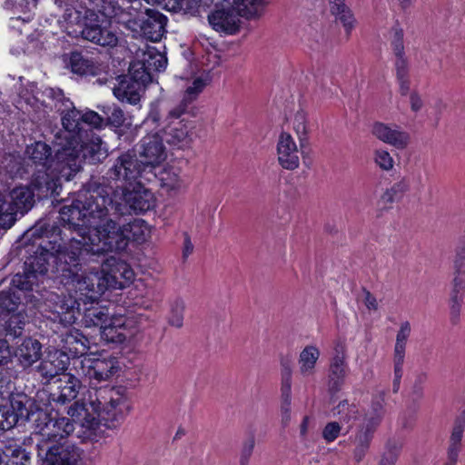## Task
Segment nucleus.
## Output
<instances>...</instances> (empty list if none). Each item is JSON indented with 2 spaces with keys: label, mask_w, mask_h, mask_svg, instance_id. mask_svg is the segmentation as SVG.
<instances>
[{
  "label": "nucleus",
  "mask_w": 465,
  "mask_h": 465,
  "mask_svg": "<svg viewBox=\"0 0 465 465\" xmlns=\"http://www.w3.org/2000/svg\"><path fill=\"white\" fill-rule=\"evenodd\" d=\"M301 150L287 132H281L276 141V158L278 164L284 170L294 171L300 167Z\"/></svg>",
  "instance_id": "obj_16"
},
{
  "label": "nucleus",
  "mask_w": 465,
  "mask_h": 465,
  "mask_svg": "<svg viewBox=\"0 0 465 465\" xmlns=\"http://www.w3.org/2000/svg\"><path fill=\"white\" fill-rule=\"evenodd\" d=\"M69 363L67 353L55 350L54 352H49L46 358L40 362L37 366V372L48 382L57 376L60 377L65 374L64 371L67 370Z\"/></svg>",
  "instance_id": "obj_22"
},
{
  "label": "nucleus",
  "mask_w": 465,
  "mask_h": 465,
  "mask_svg": "<svg viewBox=\"0 0 465 465\" xmlns=\"http://www.w3.org/2000/svg\"><path fill=\"white\" fill-rule=\"evenodd\" d=\"M455 272H465V249L457 251L454 259Z\"/></svg>",
  "instance_id": "obj_64"
},
{
  "label": "nucleus",
  "mask_w": 465,
  "mask_h": 465,
  "mask_svg": "<svg viewBox=\"0 0 465 465\" xmlns=\"http://www.w3.org/2000/svg\"><path fill=\"white\" fill-rule=\"evenodd\" d=\"M107 179L123 183V188L134 186L139 180L152 182L155 173L147 171L133 151L122 153L106 173Z\"/></svg>",
  "instance_id": "obj_11"
},
{
  "label": "nucleus",
  "mask_w": 465,
  "mask_h": 465,
  "mask_svg": "<svg viewBox=\"0 0 465 465\" xmlns=\"http://www.w3.org/2000/svg\"><path fill=\"white\" fill-rule=\"evenodd\" d=\"M56 391L50 394V399L61 405L70 403L76 399L82 387L81 381L71 373H65L54 381Z\"/></svg>",
  "instance_id": "obj_23"
},
{
  "label": "nucleus",
  "mask_w": 465,
  "mask_h": 465,
  "mask_svg": "<svg viewBox=\"0 0 465 465\" xmlns=\"http://www.w3.org/2000/svg\"><path fill=\"white\" fill-rule=\"evenodd\" d=\"M16 221V213L11 205L7 194L0 193V230L11 228Z\"/></svg>",
  "instance_id": "obj_38"
},
{
  "label": "nucleus",
  "mask_w": 465,
  "mask_h": 465,
  "mask_svg": "<svg viewBox=\"0 0 465 465\" xmlns=\"http://www.w3.org/2000/svg\"><path fill=\"white\" fill-rule=\"evenodd\" d=\"M25 326V316L22 313L18 312L10 315L8 319L5 320L3 324L0 325V328H4L5 339L8 338L10 340H15L20 338L23 335Z\"/></svg>",
  "instance_id": "obj_36"
},
{
  "label": "nucleus",
  "mask_w": 465,
  "mask_h": 465,
  "mask_svg": "<svg viewBox=\"0 0 465 465\" xmlns=\"http://www.w3.org/2000/svg\"><path fill=\"white\" fill-rule=\"evenodd\" d=\"M255 446V438L252 434L243 442L240 455V465H248Z\"/></svg>",
  "instance_id": "obj_54"
},
{
  "label": "nucleus",
  "mask_w": 465,
  "mask_h": 465,
  "mask_svg": "<svg viewBox=\"0 0 465 465\" xmlns=\"http://www.w3.org/2000/svg\"><path fill=\"white\" fill-rule=\"evenodd\" d=\"M331 13L343 24L346 31L350 32L355 25L351 11L344 5L343 0H331Z\"/></svg>",
  "instance_id": "obj_37"
},
{
  "label": "nucleus",
  "mask_w": 465,
  "mask_h": 465,
  "mask_svg": "<svg viewBox=\"0 0 465 465\" xmlns=\"http://www.w3.org/2000/svg\"><path fill=\"white\" fill-rule=\"evenodd\" d=\"M134 13L122 11L119 24L124 25L134 35L143 36L153 42H158L165 31L166 17L153 8H138L132 6Z\"/></svg>",
  "instance_id": "obj_8"
},
{
  "label": "nucleus",
  "mask_w": 465,
  "mask_h": 465,
  "mask_svg": "<svg viewBox=\"0 0 465 465\" xmlns=\"http://www.w3.org/2000/svg\"><path fill=\"white\" fill-rule=\"evenodd\" d=\"M320 351L314 346L305 347L300 354L301 372L302 374L312 371L319 358Z\"/></svg>",
  "instance_id": "obj_43"
},
{
  "label": "nucleus",
  "mask_w": 465,
  "mask_h": 465,
  "mask_svg": "<svg viewBox=\"0 0 465 465\" xmlns=\"http://www.w3.org/2000/svg\"><path fill=\"white\" fill-rule=\"evenodd\" d=\"M153 173H155L153 179L158 178L161 185L168 191H178L183 186V183L180 178L178 173L173 168L154 169Z\"/></svg>",
  "instance_id": "obj_34"
},
{
  "label": "nucleus",
  "mask_w": 465,
  "mask_h": 465,
  "mask_svg": "<svg viewBox=\"0 0 465 465\" xmlns=\"http://www.w3.org/2000/svg\"><path fill=\"white\" fill-rule=\"evenodd\" d=\"M384 405L385 393L384 391H381L378 395L373 397L371 406L365 412L363 420L360 425L376 431L386 412Z\"/></svg>",
  "instance_id": "obj_27"
},
{
  "label": "nucleus",
  "mask_w": 465,
  "mask_h": 465,
  "mask_svg": "<svg viewBox=\"0 0 465 465\" xmlns=\"http://www.w3.org/2000/svg\"><path fill=\"white\" fill-rule=\"evenodd\" d=\"M88 301L84 302L83 322L84 327L93 329L94 332H100L112 319L109 309L106 306L99 305V302L92 296L87 297Z\"/></svg>",
  "instance_id": "obj_21"
},
{
  "label": "nucleus",
  "mask_w": 465,
  "mask_h": 465,
  "mask_svg": "<svg viewBox=\"0 0 465 465\" xmlns=\"http://www.w3.org/2000/svg\"><path fill=\"white\" fill-rule=\"evenodd\" d=\"M186 112L185 105L178 104L163 116L159 103H152L143 126L146 131H156L169 145L182 149L187 147L191 142L189 134L192 127L189 122L182 117Z\"/></svg>",
  "instance_id": "obj_7"
},
{
  "label": "nucleus",
  "mask_w": 465,
  "mask_h": 465,
  "mask_svg": "<svg viewBox=\"0 0 465 465\" xmlns=\"http://www.w3.org/2000/svg\"><path fill=\"white\" fill-rule=\"evenodd\" d=\"M69 417L70 418L59 417L53 419L50 416V421L46 422L45 428L52 426L60 436V440L66 438L74 432V425H79V423L74 421L71 416Z\"/></svg>",
  "instance_id": "obj_40"
},
{
  "label": "nucleus",
  "mask_w": 465,
  "mask_h": 465,
  "mask_svg": "<svg viewBox=\"0 0 465 465\" xmlns=\"http://www.w3.org/2000/svg\"><path fill=\"white\" fill-rule=\"evenodd\" d=\"M395 69H396V76L400 77H407L409 73L408 61L405 55L397 56L395 60Z\"/></svg>",
  "instance_id": "obj_59"
},
{
  "label": "nucleus",
  "mask_w": 465,
  "mask_h": 465,
  "mask_svg": "<svg viewBox=\"0 0 465 465\" xmlns=\"http://www.w3.org/2000/svg\"><path fill=\"white\" fill-rule=\"evenodd\" d=\"M464 302V295L462 292H453L450 298V321L451 324L456 325L460 321V312L461 305Z\"/></svg>",
  "instance_id": "obj_51"
},
{
  "label": "nucleus",
  "mask_w": 465,
  "mask_h": 465,
  "mask_svg": "<svg viewBox=\"0 0 465 465\" xmlns=\"http://www.w3.org/2000/svg\"><path fill=\"white\" fill-rule=\"evenodd\" d=\"M35 191L37 192L34 187L31 189L27 185H19L9 192L7 194L8 200L16 214L24 215L32 209L35 203ZM37 195L42 197L39 194Z\"/></svg>",
  "instance_id": "obj_24"
},
{
  "label": "nucleus",
  "mask_w": 465,
  "mask_h": 465,
  "mask_svg": "<svg viewBox=\"0 0 465 465\" xmlns=\"http://www.w3.org/2000/svg\"><path fill=\"white\" fill-rule=\"evenodd\" d=\"M391 47L395 57L404 55L403 30L395 26L392 28Z\"/></svg>",
  "instance_id": "obj_53"
},
{
  "label": "nucleus",
  "mask_w": 465,
  "mask_h": 465,
  "mask_svg": "<svg viewBox=\"0 0 465 465\" xmlns=\"http://www.w3.org/2000/svg\"><path fill=\"white\" fill-rule=\"evenodd\" d=\"M1 450L2 465H31V452L17 443L5 444Z\"/></svg>",
  "instance_id": "obj_30"
},
{
  "label": "nucleus",
  "mask_w": 465,
  "mask_h": 465,
  "mask_svg": "<svg viewBox=\"0 0 465 465\" xmlns=\"http://www.w3.org/2000/svg\"><path fill=\"white\" fill-rule=\"evenodd\" d=\"M410 106L412 112L417 113L423 107V100L417 92L410 94Z\"/></svg>",
  "instance_id": "obj_60"
},
{
  "label": "nucleus",
  "mask_w": 465,
  "mask_h": 465,
  "mask_svg": "<svg viewBox=\"0 0 465 465\" xmlns=\"http://www.w3.org/2000/svg\"><path fill=\"white\" fill-rule=\"evenodd\" d=\"M402 446L401 440L396 438L389 439L385 444V450L379 465H395Z\"/></svg>",
  "instance_id": "obj_39"
},
{
  "label": "nucleus",
  "mask_w": 465,
  "mask_h": 465,
  "mask_svg": "<svg viewBox=\"0 0 465 465\" xmlns=\"http://www.w3.org/2000/svg\"><path fill=\"white\" fill-rule=\"evenodd\" d=\"M122 387H105L96 390L94 399L88 402L76 401L68 407L67 414L79 426L96 434L101 426L117 428L130 411V403Z\"/></svg>",
  "instance_id": "obj_4"
},
{
  "label": "nucleus",
  "mask_w": 465,
  "mask_h": 465,
  "mask_svg": "<svg viewBox=\"0 0 465 465\" xmlns=\"http://www.w3.org/2000/svg\"><path fill=\"white\" fill-rule=\"evenodd\" d=\"M76 149L79 151L81 156V165L84 160L91 163H96L102 162L108 155V149L105 144L92 129L84 133V134L78 139Z\"/></svg>",
  "instance_id": "obj_18"
},
{
  "label": "nucleus",
  "mask_w": 465,
  "mask_h": 465,
  "mask_svg": "<svg viewBox=\"0 0 465 465\" xmlns=\"http://www.w3.org/2000/svg\"><path fill=\"white\" fill-rule=\"evenodd\" d=\"M184 303L182 300L174 301L171 305V312L168 318L170 325L175 328H182L183 324Z\"/></svg>",
  "instance_id": "obj_48"
},
{
  "label": "nucleus",
  "mask_w": 465,
  "mask_h": 465,
  "mask_svg": "<svg viewBox=\"0 0 465 465\" xmlns=\"http://www.w3.org/2000/svg\"><path fill=\"white\" fill-rule=\"evenodd\" d=\"M17 292H0V316L5 313L14 312L21 303Z\"/></svg>",
  "instance_id": "obj_44"
},
{
  "label": "nucleus",
  "mask_w": 465,
  "mask_h": 465,
  "mask_svg": "<svg viewBox=\"0 0 465 465\" xmlns=\"http://www.w3.org/2000/svg\"><path fill=\"white\" fill-rule=\"evenodd\" d=\"M194 246L192 242L191 237L187 232L183 233V244L182 249V254L183 260H186L193 252Z\"/></svg>",
  "instance_id": "obj_62"
},
{
  "label": "nucleus",
  "mask_w": 465,
  "mask_h": 465,
  "mask_svg": "<svg viewBox=\"0 0 465 465\" xmlns=\"http://www.w3.org/2000/svg\"><path fill=\"white\" fill-rule=\"evenodd\" d=\"M341 427L340 426L339 422H337V421L328 422L322 430V438L327 442H332L338 438V436L341 432Z\"/></svg>",
  "instance_id": "obj_56"
},
{
  "label": "nucleus",
  "mask_w": 465,
  "mask_h": 465,
  "mask_svg": "<svg viewBox=\"0 0 465 465\" xmlns=\"http://www.w3.org/2000/svg\"><path fill=\"white\" fill-rule=\"evenodd\" d=\"M108 122L114 127L124 125L125 117L123 110L115 104H105L102 107Z\"/></svg>",
  "instance_id": "obj_46"
},
{
  "label": "nucleus",
  "mask_w": 465,
  "mask_h": 465,
  "mask_svg": "<svg viewBox=\"0 0 465 465\" xmlns=\"http://www.w3.org/2000/svg\"><path fill=\"white\" fill-rule=\"evenodd\" d=\"M15 415L8 399L5 403L0 404V430L7 431L15 427H21L18 420H15Z\"/></svg>",
  "instance_id": "obj_41"
},
{
  "label": "nucleus",
  "mask_w": 465,
  "mask_h": 465,
  "mask_svg": "<svg viewBox=\"0 0 465 465\" xmlns=\"http://www.w3.org/2000/svg\"><path fill=\"white\" fill-rule=\"evenodd\" d=\"M38 465H80L83 450L69 440H42L35 446Z\"/></svg>",
  "instance_id": "obj_9"
},
{
  "label": "nucleus",
  "mask_w": 465,
  "mask_h": 465,
  "mask_svg": "<svg viewBox=\"0 0 465 465\" xmlns=\"http://www.w3.org/2000/svg\"><path fill=\"white\" fill-rule=\"evenodd\" d=\"M231 7L235 15L247 21H257L265 12L264 0H232Z\"/></svg>",
  "instance_id": "obj_26"
},
{
  "label": "nucleus",
  "mask_w": 465,
  "mask_h": 465,
  "mask_svg": "<svg viewBox=\"0 0 465 465\" xmlns=\"http://www.w3.org/2000/svg\"><path fill=\"white\" fill-rule=\"evenodd\" d=\"M84 375L91 382L106 381L117 375L120 371L119 361L114 356L91 357L87 356L82 361Z\"/></svg>",
  "instance_id": "obj_15"
},
{
  "label": "nucleus",
  "mask_w": 465,
  "mask_h": 465,
  "mask_svg": "<svg viewBox=\"0 0 465 465\" xmlns=\"http://www.w3.org/2000/svg\"><path fill=\"white\" fill-rule=\"evenodd\" d=\"M49 94L64 106L61 108L55 104L57 110L61 111L64 130L55 140L58 148L53 165L54 170L69 181L81 170V156L76 149L78 139L92 128H100L103 125V118L92 110H77L69 99L64 97L60 90L50 89Z\"/></svg>",
  "instance_id": "obj_3"
},
{
  "label": "nucleus",
  "mask_w": 465,
  "mask_h": 465,
  "mask_svg": "<svg viewBox=\"0 0 465 465\" xmlns=\"http://www.w3.org/2000/svg\"><path fill=\"white\" fill-rule=\"evenodd\" d=\"M163 139L156 131L147 134L140 142L138 155L141 163L153 172L158 169L159 165L166 159L165 147Z\"/></svg>",
  "instance_id": "obj_14"
},
{
  "label": "nucleus",
  "mask_w": 465,
  "mask_h": 465,
  "mask_svg": "<svg viewBox=\"0 0 465 465\" xmlns=\"http://www.w3.org/2000/svg\"><path fill=\"white\" fill-rule=\"evenodd\" d=\"M174 8L183 12H193L197 9L201 0H174Z\"/></svg>",
  "instance_id": "obj_58"
},
{
  "label": "nucleus",
  "mask_w": 465,
  "mask_h": 465,
  "mask_svg": "<svg viewBox=\"0 0 465 465\" xmlns=\"http://www.w3.org/2000/svg\"><path fill=\"white\" fill-rule=\"evenodd\" d=\"M411 334V324L409 322L401 323L396 336L394 354L405 355L406 341Z\"/></svg>",
  "instance_id": "obj_49"
},
{
  "label": "nucleus",
  "mask_w": 465,
  "mask_h": 465,
  "mask_svg": "<svg viewBox=\"0 0 465 465\" xmlns=\"http://www.w3.org/2000/svg\"><path fill=\"white\" fill-rule=\"evenodd\" d=\"M405 355L394 354L393 362H394V378L401 380L403 374V363H404Z\"/></svg>",
  "instance_id": "obj_61"
},
{
  "label": "nucleus",
  "mask_w": 465,
  "mask_h": 465,
  "mask_svg": "<svg viewBox=\"0 0 465 465\" xmlns=\"http://www.w3.org/2000/svg\"><path fill=\"white\" fill-rule=\"evenodd\" d=\"M25 155L26 168L22 166L19 157H10L6 164L10 174L23 178L25 173H29L30 167L33 169L30 185L34 186L39 195H59L61 180L66 179L54 168L55 155L52 157L51 147L44 142H36L26 147Z\"/></svg>",
  "instance_id": "obj_6"
},
{
  "label": "nucleus",
  "mask_w": 465,
  "mask_h": 465,
  "mask_svg": "<svg viewBox=\"0 0 465 465\" xmlns=\"http://www.w3.org/2000/svg\"><path fill=\"white\" fill-rule=\"evenodd\" d=\"M208 22L212 28L221 34L232 35L239 32L241 20L232 7L215 5L208 15Z\"/></svg>",
  "instance_id": "obj_17"
},
{
  "label": "nucleus",
  "mask_w": 465,
  "mask_h": 465,
  "mask_svg": "<svg viewBox=\"0 0 465 465\" xmlns=\"http://www.w3.org/2000/svg\"><path fill=\"white\" fill-rule=\"evenodd\" d=\"M62 351L73 358H78L87 353L89 350V339L79 331H70L64 335Z\"/></svg>",
  "instance_id": "obj_28"
},
{
  "label": "nucleus",
  "mask_w": 465,
  "mask_h": 465,
  "mask_svg": "<svg viewBox=\"0 0 465 465\" xmlns=\"http://www.w3.org/2000/svg\"><path fill=\"white\" fill-rule=\"evenodd\" d=\"M42 343L32 337H25L15 351L20 364L28 368L38 361L42 357Z\"/></svg>",
  "instance_id": "obj_25"
},
{
  "label": "nucleus",
  "mask_w": 465,
  "mask_h": 465,
  "mask_svg": "<svg viewBox=\"0 0 465 465\" xmlns=\"http://www.w3.org/2000/svg\"><path fill=\"white\" fill-rule=\"evenodd\" d=\"M68 65L72 73L79 75H95L98 73V67L94 62L77 52L71 54Z\"/></svg>",
  "instance_id": "obj_33"
},
{
  "label": "nucleus",
  "mask_w": 465,
  "mask_h": 465,
  "mask_svg": "<svg viewBox=\"0 0 465 465\" xmlns=\"http://www.w3.org/2000/svg\"><path fill=\"white\" fill-rule=\"evenodd\" d=\"M375 432L376 431L371 430L369 428H365L361 425L358 426L353 440L355 446L353 450V459L355 462L360 463L364 459L370 450Z\"/></svg>",
  "instance_id": "obj_31"
},
{
  "label": "nucleus",
  "mask_w": 465,
  "mask_h": 465,
  "mask_svg": "<svg viewBox=\"0 0 465 465\" xmlns=\"http://www.w3.org/2000/svg\"><path fill=\"white\" fill-rule=\"evenodd\" d=\"M67 226L83 228L82 239L87 253L104 254L121 252L127 247L130 239L143 242L151 234L150 226L140 219L123 226L107 217L97 223L83 222V224Z\"/></svg>",
  "instance_id": "obj_5"
},
{
  "label": "nucleus",
  "mask_w": 465,
  "mask_h": 465,
  "mask_svg": "<svg viewBox=\"0 0 465 465\" xmlns=\"http://www.w3.org/2000/svg\"><path fill=\"white\" fill-rule=\"evenodd\" d=\"M14 355L8 340L0 339V366H5L11 362Z\"/></svg>",
  "instance_id": "obj_57"
},
{
  "label": "nucleus",
  "mask_w": 465,
  "mask_h": 465,
  "mask_svg": "<svg viewBox=\"0 0 465 465\" xmlns=\"http://www.w3.org/2000/svg\"><path fill=\"white\" fill-rule=\"evenodd\" d=\"M342 350V346H341V351L339 346H337V354L333 357L330 366L329 391L331 393H336L340 391L346 375V363Z\"/></svg>",
  "instance_id": "obj_29"
},
{
  "label": "nucleus",
  "mask_w": 465,
  "mask_h": 465,
  "mask_svg": "<svg viewBox=\"0 0 465 465\" xmlns=\"http://www.w3.org/2000/svg\"><path fill=\"white\" fill-rule=\"evenodd\" d=\"M209 80L208 74L204 72L193 75L191 82L185 90L183 98L179 103L185 105V111H187L189 104L193 103L203 91L205 86L208 84Z\"/></svg>",
  "instance_id": "obj_32"
},
{
  "label": "nucleus",
  "mask_w": 465,
  "mask_h": 465,
  "mask_svg": "<svg viewBox=\"0 0 465 465\" xmlns=\"http://www.w3.org/2000/svg\"><path fill=\"white\" fill-rule=\"evenodd\" d=\"M334 414L339 415L341 422L351 423L359 417V409L355 404H349L348 401H341L334 408Z\"/></svg>",
  "instance_id": "obj_42"
},
{
  "label": "nucleus",
  "mask_w": 465,
  "mask_h": 465,
  "mask_svg": "<svg viewBox=\"0 0 465 465\" xmlns=\"http://www.w3.org/2000/svg\"><path fill=\"white\" fill-rule=\"evenodd\" d=\"M373 161L384 172H390L394 168V159L386 149H376L373 153Z\"/></svg>",
  "instance_id": "obj_45"
},
{
  "label": "nucleus",
  "mask_w": 465,
  "mask_h": 465,
  "mask_svg": "<svg viewBox=\"0 0 465 465\" xmlns=\"http://www.w3.org/2000/svg\"><path fill=\"white\" fill-rule=\"evenodd\" d=\"M77 233L73 236L65 246H62L56 239L47 240L44 233L38 235L40 242L35 255H31L25 262V272L16 273L9 280L8 291H33L34 287L44 282L46 278H57L64 286L69 285L77 288L85 284L78 291H94V283L90 286V281H97L99 291H115L124 289L127 286L118 281V274L126 280L134 276L133 271L123 261L114 256L106 258L102 262L101 271L92 268L88 275H84L82 266L87 262L94 261V256H100L102 253H87L83 243V228H72Z\"/></svg>",
  "instance_id": "obj_1"
},
{
  "label": "nucleus",
  "mask_w": 465,
  "mask_h": 465,
  "mask_svg": "<svg viewBox=\"0 0 465 465\" xmlns=\"http://www.w3.org/2000/svg\"><path fill=\"white\" fill-rule=\"evenodd\" d=\"M11 409L15 411V420L20 426L32 421L40 430L50 421V415L40 406L37 401L23 391L11 392L8 395Z\"/></svg>",
  "instance_id": "obj_13"
},
{
  "label": "nucleus",
  "mask_w": 465,
  "mask_h": 465,
  "mask_svg": "<svg viewBox=\"0 0 465 465\" xmlns=\"http://www.w3.org/2000/svg\"><path fill=\"white\" fill-rule=\"evenodd\" d=\"M281 416L282 427H287L291 421L292 391H281Z\"/></svg>",
  "instance_id": "obj_52"
},
{
  "label": "nucleus",
  "mask_w": 465,
  "mask_h": 465,
  "mask_svg": "<svg viewBox=\"0 0 465 465\" xmlns=\"http://www.w3.org/2000/svg\"><path fill=\"white\" fill-rule=\"evenodd\" d=\"M166 56L153 48H149L147 53L144 54V58L142 65L143 72L142 74H144V79H146L147 76L145 71H147L148 73L150 71L161 72L163 71L166 68Z\"/></svg>",
  "instance_id": "obj_35"
},
{
  "label": "nucleus",
  "mask_w": 465,
  "mask_h": 465,
  "mask_svg": "<svg viewBox=\"0 0 465 465\" xmlns=\"http://www.w3.org/2000/svg\"><path fill=\"white\" fill-rule=\"evenodd\" d=\"M130 312L129 315L120 314L112 317L100 331L99 335L105 344L114 347L124 343L128 339L135 336L143 324L147 322V317L143 313L136 310H130Z\"/></svg>",
  "instance_id": "obj_10"
},
{
  "label": "nucleus",
  "mask_w": 465,
  "mask_h": 465,
  "mask_svg": "<svg viewBox=\"0 0 465 465\" xmlns=\"http://www.w3.org/2000/svg\"><path fill=\"white\" fill-rule=\"evenodd\" d=\"M427 381V374L425 372L418 373L415 377L413 384L411 388V399L416 403L424 396V384Z\"/></svg>",
  "instance_id": "obj_50"
},
{
  "label": "nucleus",
  "mask_w": 465,
  "mask_h": 465,
  "mask_svg": "<svg viewBox=\"0 0 465 465\" xmlns=\"http://www.w3.org/2000/svg\"><path fill=\"white\" fill-rule=\"evenodd\" d=\"M371 134L378 140L396 149H405L411 142L410 134L397 124L377 122L372 125Z\"/></svg>",
  "instance_id": "obj_19"
},
{
  "label": "nucleus",
  "mask_w": 465,
  "mask_h": 465,
  "mask_svg": "<svg viewBox=\"0 0 465 465\" xmlns=\"http://www.w3.org/2000/svg\"><path fill=\"white\" fill-rule=\"evenodd\" d=\"M463 426L460 422H456L450 436V445L459 446L462 439Z\"/></svg>",
  "instance_id": "obj_63"
},
{
  "label": "nucleus",
  "mask_w": 465,
  "mask_h": 465,
  "mask_svg": "<svg viewBox=\"0 0 465 465\" xmlns=\"http://www.w3.org/2000/svg\"><path fill=\"white\" fill-rule=\"evenodd\" d=\"M293 130L296 133L298 139L302 141L305 139L308 127L307 119L303 113H297L293 120Z\"/></svg>",
  "instance_id": "obj_55"
},
{
  "label": "nucleus",
  "mask_w": 465,
  "mask_h": 465,
  "mask_svg": "<svg viewBox=\"0 0 465 465\" xmlns=\"http://www.w3.org/2000/svg\"><path fill=\"white\" fill-rule=\"evenodd\" d=\"M292 363L291 356H283L281 358L282 367V386L281 391H292Z\"/></svg>",
  "instance_id": "obj_47"
},
{
  "label": "nucleus",
  "mask_w": 465,
  "mask_h": 465,
  "mask_svg": "<svg viewBox=\"0 0 465 465\" xmlns=\"http://www.w3.org/2000/svg\"><path fill=\"white\" fill-rule=\"evenodd\" d=\"M145 181L122 189L121 194L112 186L89 183L77 192L70 204L60 210V219L66 225L84 223H97L108 216L110 210L123 215L127 208L135 213H144L154 207L155 198L144 186Z\"/></svg>",
  "instance_id": "obj_2"
},
{
  "label": "nucleus",
  "mask_w": 465,
  "mask_h": 465,
  "mask_svg": "<svg viewBox=\"0 0 465 465\" xmlns=\"http://www.w3.org/2000/svg\"><path fill=\"white\" fill-rule=\"evenodd\" d=\"M80 23L83 27L81 34L84 39L102 46L113 47L117 45L118 36L104 13L87 9Z\"/></svg>",
  "instance_id": "obj_12"
},
{
  "label": "nucleus",
  "mask_w": 465,
  "mask_h": 465,
  "mask_svg": "<svg viewBox=\"0 0 465 465\" xmlns=\"http://www.w3.org/2000/svg\"><path fill=\"white\" fill-rule=\"evenodd\" d=\"M144 74L131 77L123 76L118 80V84L113 88L114 95L121 102H126L136 105L143 92Z\"/></svg>",
  "instance_id": "obj_20"
}]
</instances>
